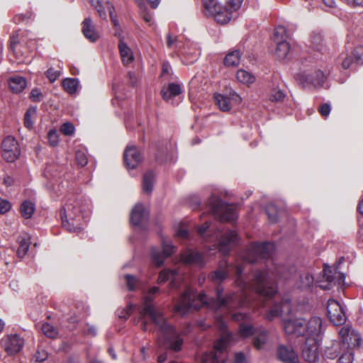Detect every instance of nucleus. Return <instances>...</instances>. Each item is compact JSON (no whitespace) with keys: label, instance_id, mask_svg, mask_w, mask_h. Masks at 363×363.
Segmentation results:
<instances>
[{"label":"nucleus","instance_id":"nucleus-49","mask_svg":"<svg viewBox=\"0 0 363 363\" xmlns=\"http://www.w3.org/2000/svg\"><path fill=\"white\" fill-rule=\"evenodd\" d=\"M243 0H227V6L225 9H228L230 11V15L233 17V12L238 11Z\"/></svg>","mask_w":363,"mask_h":363},{"label":"nucleus","instance_id":"nucleus-44","mask_svg":"<svg viewBox=\"0 0 363 363\" xmlns=\"http://www.w3.org/2000/svg\"><path fill=\"white\" fill-rule=\"evenodd\" d=\"M41 330L45 335L50 338H55L57 336V330L50 323H45L43 324Z\"/></svg>","mask_w":363,"mask_h":363},{"label":"nucleus","instance_id":"nucleus-45","mask_svg":"<svg viewBox=\"0 0 363 363\" xmlns=\"http://www.w3.org/2000/svg\"><path fill=\"white\" fill-rule=\"evenodd\" d=\"M342 354L338 359V363H352L354 352L353 350H343L341 348Z\"/></svg>","mask_w":363,"mask_h":363},{"label":"nucleus","instance_id":"nucleus-43","mask_svg":"<svg viewBox=\"0 0 363 363\" xmlns=\"http://www.w3.org/2000/svg\"><path fill=\"white\" fill-rule=\"evenodd\" d=\"M18 43V40L14 36L11 38V43H10V48L12 51L13 55L16 58V63L21 64V63H27L28 62H30V59H26V57L21 55H18L17 51L16 49V45Z\"/></svg>","mask_w":363,"mask_h":363},{"label":"nucleus","instance_id":"nucleus-33","mask_svg":"<svg viewBox=\"0 0 363 363\" xmlns=\"http://www.w3.org/2000/svg\"><path fill=\"white\" fill-rule=\"evenodd\" d=\"M79 84V82L77 78H66L62 82L64 89L69 94H74L77 91Z\"/></svg>","mask_w":363,"mask_h":363},{"label":"nucleus","instance_id":"nucleus-18","mask_svg":"<svg viewBox=\"0 0 363 363\" xmlns=\"http://www.w3.org/2000/svg\"><path fill=\"white\" fill-rule=\"evenodd\" d=\"M216 104L222 111H228L234 104L241 102V97L235 91H230L229 95L216 94L214 96Z\"/></svg>","mask_w":363,"mask_h":363},{"label":"nucleus","instance_id":"nucleus-32","mask_svg":"<svg viewBox=\"0 0 363 363\" xmlns=\"http://www.w3.org/2000/svg\"><path fill=\"white\" fill-rule=\"evenodd\" d=\"M314 278L313 275L308 272H303L299 276L298 281L296 283L298 288L306 289L313 286Z\"/></svg>","mask_w":363,"mask_h":363},{"label":"nucleus","instance_id":"nucleus-56","mask_svg":"<svg viewBox=\"0 0 363 363\" xmlns=\"http://www.w3.org/2000/svg\"><path fill=\"white\" fill-rule=\"evenodd\" d=\"M30 99L33 102H40L43 99V94L38 89H33L30 93Z\"/></svg>","mask_w":363,"mask_h":363},{"label":"nucleus","instance_id":"nucleus-37","mask_svg":"<svg viewBox=\"0 0 363 363\" xmlns=\"http://www.w3.org/2000/svg\"><path fill=\"white\" fill-rule=\"evenodd\" d=\"M311 44L313 49L318 51L324 50V43L322 35L318 32H312L311 34Z\"/></svg>","mask_w":363,"mask_h":363},{"label":"nucleus","instance_id":"nucleus-23","mask_svg":"<svg viewBox=\"0 0 363 363\" xmlns=\"http://www.w3.org/2000/svg\"><path fill=\"white\" fill-rule=\"evenodd\" d=\"M82 26V30L84 37L90 42L94 43L99 39V34L95 29L92 20L90 17L86 18L83 21Z\"/></svg>","mask_w":363,"mask_h":363},{"label":"nucleus","instance_id":"nucleus-26","mask_svg":"<svg viewBox=\"0 0 363 363\" xmlns=\"http://www.w3.org/2000/svg\"><path fill=\"white\" fill-rule=\"evenodd\" d=\"M228 267L226 262H220L219 267L208 275V279L214 283L220 284L229 275Z\"/></svg>","mask_w":363,"mask_h":363},{"label":"nucleus","instance_id":"nucleus-16","mask_svg":"<svg viewBox=\"0 0 363 363\" xmlns=\"http://www.w3.org/2000/svg\"><path fill=\"white\" fill-rule=\"evenodd\" d=\"M1 152L3 158L9 162H14L18 157L21 151L13 137L4 138L1 144Z\"/></svg>","mask_w":363,"mask_h":363},{"label":"nucleus","instance_id":"nucleus-9","mask_svg":"<svg viewBox=\"0 0 363 363\" xmlns=\"http://www.w3.org/2000/svg\"><path fill=\"white\" fill-rule=\"evenodd\" d=\"M202 1L204 14L213 18L218 23H227L232 18L230 11L223 7L217 0H202Z\"/></svg>","mask_w":363,"mask_h":363},{"label":"nucleus","instance_id":"nucleus-46","mask_svg":"<svg viewBox=\"0 0 363 363\" xmlns=\"http://www.w3.org/2000/svg\"><path fill=\"white\" fill-rule=\"evenodd\" d=\"M269 220L272 223H276L278 220L279 211L274 204H269L266 208Z\"/></svg>","mask_w":363,"mask_h":363},{"label":"nucleus","instance_id":"nucleus-10","mask_svg":"<svg viewBox=\"0 0 363 363\" xmlns=\"http://www.w3.org/2000/svg\"><path fill=\"white\" fill-rule=\"evenodd\" d=\"M345 261L343 257L339 259L338 264L335 266L333 272L330 267L324 268L323 280L318 281V286L324 290L330 289L334 285H342L345 283V274L340 272L339 266Z\"/></svg>","mask_w":363,"mask_h":363},{"label":"nucleus","instance_id":"nucleus-35","mask_svg":"<svg viewBox=\"0 0 363 363\" xmlns=\"http://www.w3.org/2000/svg\"><path fill=\"white\" fill-rule=\"evenodd\" d=\"M155 174L149 170L145 172L143 179V189L145 192L150 193L153 189Z\"/></svg>","mask_w":363,"mask_h":363},{"label":"nucleus","instance_id":"nucleus-20","mask_svg":"<svg viewBox=\"0 0 363 363\" xmlns=\"http://www.w3.org/2000/svg\"><path fill=\"white\" fill-rule=\"evenodd\" d=\"M170 281V287L172 289L177 288L182 283V276L177 270L164 269L162 270L157 279L159 284Z\"/></svg>","mask_w":363,"mask_h":363},{"label":"nucleus","instance_id":"nucleus-24","mask_svg":"<svg viewBox=\"0 0 363 363\" xmlns=\"http://www.w3.org/2000/svg\"><path fill=\"white\" fill-rule=\"evenodd\" d=\"M182 261L187 264H195L199 267L204 265L203 255L197 251L187 250L182 255Z\"/></svg>","mask_w":363,"mask_h":363},{"label":"nucleus","instance_id":"nucleus-40","mask_svg":"<svg viewBox=\"0 0 363 363\" xmlns=\"http://www.w3.org/2000/svg\"><path fill=\"white\" fill-rule=\"evenodd\" d=\"M37 115L36 107H30L24 115V125L28 129H31L33 127L34 121Z\"/></svg>","mask_w":363,"mask_h":363},{"label":"nucleus","instance_id":"nucleus-57","mask_svg":"<svg viewBox=\"0 0 363 363\" xmlns=\"http://www.w3.org/2000/svg\"><path fill=\"white\" fill-rule=\"evenodd\" d=\"M60 131L65 135H71L74 131V127L70 123H65L61 126Z\"/></svg>","mask_w":363,"mask_h":363},{"label":"nucleus","instance_id":"nucleus-58","mask_svg":"<svg viewBox=\"0 0 363 363\" xmlns=\"http://www.w3.org/2000/svg\"><path fill=\"white\" fill-rule=\"evenodd\" d=\"M106 8L109 13L111 20L113 24L114 25V26L117 27L118 26V21L116 17L115 16H113V12L115 10L112 4H111L109 2H106Z\"/></svg>","mask_w":363,"mask_h":363},{"label":"nucleus","instance_id":"nucleus-14","mask_svg":"<svg viewBox=\"0 0 363 363\" xmlns=\"http://www.w3.org/2000/svg\"><path fill=\"white\" fill-rule=\"evenodd\" d=\"M327 312L330 320L334 325H342L346 321L344 306L335 299L328 300Z\"/></svg>","mask_w":363,"mask_h":363},{"label":"nucleus","instance_id":"nucleus-1","mask_svg":"<svg viewBox=\"0 0 363 363\" xmlns=\"http://www.w3.org/2000/svg\"><path fill=\"white\" fill-rule=\"evenodd\" d=\"M242 266L235 267V284L240 289L239 293L233 292L223 297V289L218 286L216 289L217 299H208L204 294H196L190 288H187L182 294L178 303L174 306V311L186 314L190 309L198 310L206 305L208 307L218 311L223 308L228 311L227 316L234 321H241L250 319V315L241 312L233 313L238 308H242L250 304L249 292H255L262 298H271L277 292L275 279L289 281L296 272L294 267L286 269L285 267L276 265L273 269L267 271L257 270L253 278L246 281L242 277Z\"/></svg>","mask_w":363,"mask_h":363},{"label":"nucleus","instance_id":"nucleus-19","mask_svg":"<svg viewBox=\"0 0 363 363\" xmlns=\"http://www.w3.org/2000/svg\"><path fill=\"white\" fill-rule=\"evenodd\" d=\"M123 158L128 169L136 168L143 161L141 152L133 145H127L124 150Z\"/></svg>","mask_w":363,"mask_h":363},{"label":"nucleus","instance_id":"nucleus-50","mask_svg":"<svg viewBox=\"0 0 363 363\" xmlns=\"http://www.w3.org/2000/svg\"><path fill=\"white\" fill-rule=\"evenodd\" d=\"M352 61L359 65H363V47L359 46L354 49L352 53Z\"/></svg>","mask_w":363,"mask_h":363},{"label":"nucleus","instance_id":"nucleus-15","mask_svg":"<svg viewBox=\"0 0 363 363\" xmlns=\"http://www.w3.org/2000/svg\"><path fill=\"white\" fill-rule=\"evenodd\" d=\"M162 252L156 248H152L151 251L152 261L157 267H160L164 259L170 257L176 250V247L172 245V242L164 238L162 240Z\"/></svg>","mask_w":363,"mask_h":363},{"label":"nucleus","instance_id":"nucleus-29","mask_svg":"<svg viewBox=\"0 0 363 363\" xmlns=\"http://www.w3.org/2000/svg\"><path fill=\"white\" fill-rule=\"evenodd\" d=\"M26 80L21 76H14L9 79V85L11 90L16 94L21 92L26 86Z\"/></svg>","mask_w":363,"mask_h":363},{"label":"nucleus","instance_id":"nucleus-54","mask_svg":"<svg viewBox=\"0 0 363 363\" xmlns=\"http://www.w3.org/2000/svg\"><path fill=\"white\" fill-rule=\"evenodd\" d=\"M60 71L54 68H50L46 72V76L51 82H54L60 76Z\"/></svg>","mask_w":363,"mask_h":363},{"label":"nucleus","instance_id":"nucleus-2","mask_svg":"<svg viewBox=\"0 0 363 363\" xmlns=\"http://www.w3.org/2000/svg\"><path fill=\"white\" fill-rule=\"evenodd\" d=\"M159 291L158 286H152L144 294L143 301L139 309L138 323H140L143 331H147L149 318L160 333L157 339L158 346L177 352L182 350L184 340L182 335L153 303L154 296Z\"/></svg>","mask_w":363,"mask_h":363},{"label":"nucleus","instance_id":"nucleus-59","mask_svg":"<svg viewBox=\"0 0 363 363\" xmlns=\"http://www.w3.org/2000/svg\"><path fill=\"white\" fill-rule=\"evenodd\" d=\"M48 358V353L44 350H38L34 354L35 362H42Z\"/></svg>","mask_w":363,"mask_h":363},{"label":"nucleus","instance_id":"nucleus-5","mask_svg":"<svg viewBox=\"0 0 363 363\" xmlns=\"http://www.w3.org/2000/svg\"><path fill=\"white\" fill-rule=\"evenodd\" d=\"M216 231L212 235L213 240L216 242L213 246L224 255L228 254L231 247L237 242L238 236L235 231L228 230L220 232L218 227H216ZM215 227L211 223L206 222L198 229L199 235L205 240H208V235L213 233Z\"/></svg>","mask_w":363,"mask_h":363},{"label":"nucleus","instance_id":"nucleus-51","mask_svg":"<svg viewBox=\"0 0 363 363\" xmlns=\"http://www.w3.org/2000/svg\"><path fill=\"white\" fill-rule=\"evenodd\" d=\"M91 4L96 9L100 18H106L105 8L101 4L100 0H89Z\"/></svg>","mask_w":363,"mask_h":363},{"label":"nucleus","instance_id":"nucleus-27","mask_svg":"<svg viewBox=\"0 0 363 363\" xmlns=\"http://www.w3.org/2000/svg\"><path fill=\"white\" fill-rule=\"evenodd\" d=\"M269 336L267 330L262 327L257 328V330L252 338V345L257 350H262L267 344Z\"/></svg>","mask_w":363,"mask_h":363},{"label":"nucleus","instance_id":"nucleus-36","mask_svg":"<svg viewBox=\"0 0 363 363\" xmlns=\"http://www.w3.org/2000/svg\"><path fill=\"white\" fill-rule=\"evenodd\" d=\"M236 78L239 82L247 85L252 84L255 80V77L245 69H239L237 72Z\"/></svg>","mask_w":363,"mask_h":363},{"label":"nucleus","instance_id":"nucleus-47","mask_svg":"<svg viewBox=\"0 0 363 363\" xmlns=\"http://www.w3.org/2000/svg\"><path fill=\"white\" fill-rule=\"evenodd\" d=\"M135 305L132 303H128L125 308L118 310L117 315L119 317V318L123 320H127L131 315L133 310L135 309Z\"/></svg>","mask_w":363,"mask_h":363},{"label":"nucleus","instance_id":"nucleus-41","mask_svg":"<svg viewBox=\"0 0 363 363\" xmlns=\"http://www.w3.org/2000/svg\"><path fill=\"white\" fill-rule=\"evenodd\" d=\"M257 330V328H255L252 325L241 323L240 325L239 333L241 337L246 338L255 335Z\"/></svg>","mask_w":363,"mask_h":363},{"label":"nucleus","instance_id":"nucleus-8","mask_svg":"<svg viewBox=\"0 0 363 363\" xmlns=\"http://www.w3.org/2000/svg\"><path fill=\"white\" fill-rule=\"evenodd\" d=\"M274 250V245L272 242H254L247 250L243 256L245 262L253 263L259 259H268Z\"/></svg>","mask_w":363,"mask_h":363},{"label":"nucleus","instance_id":"nucleus-3","mask_svg":"<svg viewBox=\"0 0 363 363\" xmlns=\"http://www.w3.org/2000/svg\"><path fill=\"white\" fill-rule=\"evenodd\" d=\"M291 299L284 297L280 303H274L265 314V318L272 320L275 318L281 317L284 330L287 335L296 337H310L320 335L322 333V320L314 316L307 320L303 318H284L285 315L291 313Z\"/></svg>","mask_w":363,"mask_h":363},{"label":"nucleus","instance_id":"nucleus-22","mask_svg":"<svg viewBox=\"0 0 363 363\" xmlns=\"http://www.w3.org/2000/svg\"><path fill=\"white\" fill-rule=\"evenodd\" d=\"M149 217L147 210L141 203H138L130 213V222L133 225L139 226L146 222Z\"/></svg>","mask_w":363,"mask_h":363},{"label":"nucleus","instance_id":"nucleus-28","mask_svg":"<svg viewBox=\"0 0 363 363\" xmlns=\"http://www.w3.org/2000/svg\"><path fill=\"white\" fill-rule=\"evenodd\" d=\"M182 87L179 84L175 83H169L167 86L163 87L161 94L167 101H169L171 99L182 94Z\"/></svg>","mask_w":363,"mask_h":363},{"label":"nucleus","instance_id":"nucleus-12","mask_svg":"<svg viewBox=\"0 0 363 363\" xmlns=\"http://www.w3.org/2000/svg\"><path fill=\"white\" fill-rule=\"evenodd\" d=\"M325 74L320 69L306 71L299 76L300 83L304 88H319L324 86Z\"/></svg>","mask_w":363,"mask_h":363},{"label":"nucleus","instance_id":"nucleus-64","mask_svg":"<svg viewBox=\"0 0 363 363\" xmlns=\"http://www.w3.org/2000/svg\"><path fill=\"white\" fill-rule=\"evenodd\" d=\"M172 68L169 62H164L162 63V76H164L166 74H170Z\"/></svg>","mask_w":363,"mask_h":363},{"label":"nucleus","instance_id":"nucleus-42","mask_svg":"<svg viewBox=\"0 0 363 363\" xmlns=\"http://www.w3.org/2000/svg\"><path fill=\"white\" fill-rule=\"evenodd\" d=\"M123 279L129 291L135 290L140 284V280L132 274H125Z\"/></svg>","mask_w":363,"mask_h":363},{"label":"nucleus","instance_id":"nucleus-52","mask_svg":"<svg viewBox=\"0 0 363 363\" xmlns=\"http://www.w3.org/2000/svg\"><path fill=\"white\" fill-rule=\"evenodd\" d=\"M48 139L50 145L55 147L58 145V133L55 130H50L48 133Z\"/></svg>","mask_w":363,"mask_h":363},{"label":"nucleus","instance_id":"nucleus-21","mask_svg":"<svg viewBox=\"0 0 363 363\" xmlns=\"http://www.w3.org/2000/svg\"><path fill=\"white\" fill-rule=\"evenodd\" d=\"M277 353L278 358L284 363H300L298 355L291 346L279 345Z\"/></svg>","mask_w":363,"mask_h":363},{"label":"nucleus","instance_id":"nucleus-39","mask_svg":"<svg viewBox=\"0 0 363 363\" xmlns=\"http://www.w3.org/2000/svg\"><path fill=\"white\" fill-rule=\"evenodd\" d=\"M341 348L342 347L339 342H333L330 347H326L324 355L328 359H333L341 352Z\"/></svg>","mask_w":363,"mask_h":363},{"label":"nucleus","instance_id":"nucleus-30","mask_svg":"<svg viewBox=\"0 0 363 363\" xmlns=\"http://www.w3.org/2000/svg\"><path fill=\"white\" fill-rule=\"evenodd\" d=\"M118 49L123 63L125 65L130 64L134 60L133 53L131 49L122 40H120L119 42Z\"/></svg>","mask_w":363,"mask_h":363},{"label":"nucleus","instance_id":"nucleus-34","mask_svg":"<svg viewBox=\"0 0 363 363\" xmlns=\"http://www.w3.org/2000/svg\"><path fill=\"white\" fill-rule=\"evenodd\" d=\"M35 210V205L29 200H25L21 205L20 211L22 216L28 219L30 218Z\"/></svg>","mask_w":363,"mask_h":363},{"label":"nucleus","instance_id":"nucleus-31","mask_svg":"<svg viewBox=\"0 0 363 363\" xmlns=\"http://www.w3.org/2000/svg\"><path fill=\"white\" fill-rule=\"evenodd\" d=\"M17 242L18 244L17 255L18 257L23 258L29 249L30 238L27 235H20L18 237Z\"/></svg>","mask_w":363,"mask_h":363},{"label":"nucleus","instance_id":"nucleus-7","mask_svg":"<svg viewBox=\"0 0 363 363\" xmlns=\"http://www.w3.org/2000/svg\"><path fill=\"white\" fill-rule=\"evenodd\" d=\"M208 206L211 213L216 218L221 222L234 221L238 218L235 207L231 204L223 203L218 196H212L208 201Z\"/></svg>","mask_w":363,"mask_h":363},{"label":"nucleus","instance_id":"nucleus-55","mask_svg":"<svg viewBox=\"0 0 363 363\" xmlns=\"http://www.w3.org/2000/svg\"><path fill=\"white\" fill-rule=\"evenodd\" d=\"M285 94L281 90H274L270 96V99L272 101L280 102L284 100Z\"/></svg>","mask_w":363,"mask_h":363},{"label":"nucleus","instance_id":"nucleus-25","mask_svg":"<svg viewBox=\"0 0 363 363\" xmlns=\"http://www.w3.org/2000/svg\"><path fill=\"white\" fill-rule=\"evenodd\" d=\"M275 54L279 60L287 61L292 57L291 46L286 40L278 41Z\"/></svg>","mask_w":363,"mask_h":363},{"label":"nucleus","instance_id":"nucleus-63","mask_svg":"<svg viewBox=\"0 0 363 363\" xmlns=\"http://www.w3.org/2000/svg\"><path fill=\"white\" fill-rule=\"evenodd\" d=\"M234 363H246L245 354L241 352L235 353Z\"/></svg>","mask_w":363,"mask_h":363},{"label":"nucleus","instance_id":"nucleus-61","mask_svg":"<svg viewBox=\"0 0 363 363\" xmlns=\"http://www.w3.org/2000/svg\"><path fill=\"white\" fill-rule=\"evenodd\" d=\"M348 6L352 7H359L363 9V0H342Z\"/></svg>","mask_w":363,"mask_h":363},{"label":"nucleus","instance_id":"nucleus-48","mask_svg":"<svg viewBox=\"0 0 363 363\" xmlns=\"http://www.w3.org/2000/svg\"><path fill=\"white\" fill-rule=\"evenodd\" d=\"M286 30L284 26H278L274 30V40L276 43L278 41L286 40Z\"/></svg>","mask_w":363,"mask_h":363},{"label":"nucleus","instance_id":"nucleus-17","mask_svg":"<svg viewBox=\"0 0 363 363\" xmlns=\"http://www.w3.org/2000/svg\"><path fill=\"white\" fill-rule=\"evenodd\" d=\"M1 344L9 355H14L23 348L24 340L17 334H12L2 339Z\"/></svg>","mask_w":363,"mask_h":363},{"label":"nucleus","instance_id":"nucleus-6","mask_svg":"<svg viewBox=\"0 0 363 363\" xmlns=\"http://www.w3.org/2000/svg\"><path fill=\"white\" fill-rule=\"evenodd\" d=\"M216 320L217 327L219 330L223 331L224 334L215 343V351L206 353L203 355L201 359V363H223V359L220 357V354L226 349L233 338V333L228 332L225 333L227 325L223 318L217 313Z\"/></svg>","mask_w":363,"mask_h":363},{"label":"nucleus","instance_id":"nucleus-38","mask_svg":"<svg viewBox=\"0 0 363 363\" xmlns=\"http://www.w3.org/2000/svg\"><path fill=\"white\" fill-rule=\"evenodd\" d=\"M240 53L238 50L229 52L224 59V63L228 67H236L240 64Z\"/></svg>","mask_w":363,"mask_h":363},{"label":"nucleus","instance_id":"nucleus-53","mask_svg":"<svg viewBox=\"0 0 363 363\" xmlns=\"http://www.w3.org/2000/svg\"><path fill=\"white\" fill-rule=\"evenodd\" d=\"M76 160L81 167H84L88 162L85 152L82 150H77L76 152Z\"/></svg>","mask_w":363,"mask_h":363},{"label":"nucleus","instance_id":"nucleus-62","mask_svg":"<svg viewBox=\"0 0 363 363\" xmlns=\"http://www.w3.org/2000/svg\"><path fill=\"white\" fill-rule=\"evenodd\" d=\"M330 111H331V108H330V104H323L319 108L320 113L324 117L328 116L330 114Z\"/></svg>","mask_w":363,"mask_h":363},{"label":"nucleus","instance_id":"nucleus-60","mask_svg":"<svg viewBox=\"0 0 363 363\" xmlns=\"http://www.w3.org/2000/svg\"><path fill=\"white\" fill-rule=\"evenodd\" d=\"M11 207V203L7 200L0 198V213L3 214L8 212Z\"/></svg>","mask_w":363,"mask_h":363},{"label":"nucleus","instance_id":"nucleus-11","mask_svg":"<svg viewBox=\"0 0 363 363\" xmlns=\"http://www.w3.org/2000/svg\"><path fill=\"white\" fill-rule=\"evenodd\" d=\"M339 335L341 339L340 345L343 350H353V348L359 347L361 342V337L359 333L351 326L342 327Z\"/></svg>","mask_w":363,"mask_h":363},{"label":"nucleus","instance_id":"nucleus-13","mask_svg":"<svg viewBox=\"0 0 363 363\" xmlns=\"http://www.w3.org/2000/svg\"><path fill=\"white\" fill-rule=\"evenodd\" d=\"M320 335L306 337L302 348V357L308 363H315L319 358L318 347Z\"/></svg>","mask_w":363,"mask_h":363},{"label":"nucleus","instance_id":"nucleus-4","mask_svg":"<svg viewBox=\"0 0 363 363\" xmlns=\"http://www.w3.org/2000/svg\"><path fill=\"white\" fill-rule=\"evenodd\" d=\"M89 201L86 199L69 200L60 211L62 227L69 232L79 233L83 228L82 219L89 209Z\"/></svg>","mask_w":363,"mask_h":363}]
</instances>
